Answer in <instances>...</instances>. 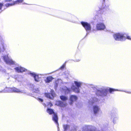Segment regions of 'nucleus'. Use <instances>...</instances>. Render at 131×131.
Listing matches in <instances>:
<instances>
[{"mask_svg":"<svg viewBox=\"0 0 131 131\" xmlns=\"http://www.w3.org/2000/svg\"><path fill=\"white\" fill-rule=\"evenodd\" d=\"M46 111L49 115L53 114L52 119L56 124H58V116L57 113L54 112V110L50 108H48L47 109Z\"/></svg>","mask_w":131,"mask_h":131,"instance_id":"nucleus-1","label":"nucleus"},{"mask_svg":"<svg viewBox=\"0 0 131 131\" xmlns=\"http://www.w3.org/2000/svg\"><path fill=\"white\" fill-rule=\"evenodd\" d=\"M74 83L76 87L72 85L71 87V89L75 92L79 93L80 92L79 88L81 87L82 83L81 82L76 81H74Z\"/></svg>","mask_w":131,"mask_h":131,"instance_id":"nucleus-2","label":"nucleus"},{"mask_svg":"<svg viewBox=\"0 0 131 131\" xmlns=\"http://www.w3.org/2000/svg\"><path fill=\"white\" fill-rule=\"evenodd\" d=\"M113 37L117 41H123L126 39L124 34L121 33H116L113 35Z\"/></svg>","mask_w":131,"mask_h":131,"instance_id":"nucleus-3","label":"nucleus"},{"mask_svg":"<svg viewBox=\"0 0 131 131\" xmlns=\"http://www.w3.org/2000/svg\"><path fill=\"white\" fill-rule=\"evenodd\" d=\"M45 95L47 98L51 100H53L56 96V93L53 90H51L50 93H45Z\"/></svg>","mask_w":131,"mask_h":131,"instance_id":"nucleus-4","label":"nucleus"},{"mask_svg":"<svg viewBox=\"0 0 131 131\" xmlns=\"http://www.w3.org/2000/svg\"><path fill=\"white\" fill-rule=\"evenodd\" d=\"M81 23L86 31L91 30V27L90 24L84 21H81Z\"/></svg>","mask_w":131,"mask_h":131,"instance_id":"nucleus-5","label":"nucleus"},{"mask_svg":"<svg viewBox=\"0 0 131 131\" xmlns=\"http://www.w3.org/2000/svg\"><path fill=\"white\" fill-rule=\"evenodd\" d=\"M6 89L7 92H14L15 93H19L21 91L19 90L15 87L6 88Z\"/></svg>","mask_w":131,"mask_h":131,"instance_id":"nucleus-6","label":"nucleus"},{"mask_svg":"<svg viewBox=\"0 0 131 131\" xmlns=\"http://www.w3.org/2000/svg\"><path fill=\"white\" fill-rule=\"evenodd\" d=\"M77 97L76 95H71L69 98L70 102L69 103V104L71 105H72L74 102L77 100Z\"/></svg>","mask_w":131,"mask_h":131,"instance_id":"nucleus-7","label":"nucleus"},{"mask_svg":"<svg viewBox=\"0 0 131 131\" xmlns=\"http://www.w3.org/2000/svg\"><path fill=\"white\" fill-rule=\"evenodd\" d=\"M105 28V26L103 23H100L96 24V28L97 30H103Z\"/></svg>","mask_w":131,"mask_h":131,"instance_id":"nucleus-8","label":"nucleus"},{"mask_svg":"<svg viewBox=\"0 0 131 131\" xmlns=\"http://www.w3.org/2000/svg\"><path fill=\"white\" fill-rule=\"evenodd\" d=\"M15 71L18 73H22L27 71V70L24 68L21 67H16L14 68Z\"/></svg>","mask_w":131,"mask_h":131,"instance_id":"nucleus-9","label":"nucleus"},{"mask_svg":"<svg viewBox=\"0 0 131 131\" xmlns=\"http://www.w3.org/2000/svg\"><path fill=\"white\" fill-rule=\"evenodd\" d=\"M56 104L58 106L63 107H65L67 104V103L63 102L61 101H57L56 102Z\"/></svg>","mask_w":131,"mask_h":131,"instance_id":"nucleus-10","label":"nucleus"},{"mask_svg":"<svg viewBox=\"0 0 131 131\" xmlns=\"http://www.w3.org/2000/svg\"><path fill=\"white\" fill-rule=\"evenodd\" d=\"M30 74L31 76L34 77L36 81L38 82L40 81L41 78L39 77L38 75L34 73H31Z\"/></svg>","mask_w":131,"mask_h":131,"instance_id":"nucleus-11","label":"nucleus"},{"mask_svg":"<svg viewBox=\"0 0 131 131\" xmlns=\"http://www.w3.org/2000/svg\"><path fill=\"white\" fill-rule=\"evenodd\" d=\"M100 110L99 107L96 105H94L93 107V110L94 114H97Z\"/></svg>","mask_w":131,"mask_h":131,"instance_id":"nucleus-12","label":"nucleus"},{"mask_svg":"<svg viewBox=\"0 0 131 131\" xmlns=\"http://www.w3.org/2000/svg\"><path fill=\"white\" fill-rule=\"evenodd\" d=\"M53 79V78L51 76L47 77L46 78V82L47 83H49L51 82Z\"/></svg>","mask_w":131,"mask_h":131,"instance_id":"nucleus-13","label":"nucleus"},{"mask_svg":"<svg viewBox=\"0 0 131 131\" xmlns=\"http://www.w3.org/2000/svg\"><path fill=\"white\" fill-rule=\"evenodd\" d=\"M60 98L63 101H66L68 99V97L62 95L60 96Z\"/></svg>","mask_w":131,"mask_h":131,"instance_id":"nucleus-14","label":"nucleus"},{"mask_svg":"<svg viewBox=\"0 0 131 131\" xmlns=\"http://www.w3.org/2000/svg\"><path fill=\"white\" fill-rule=\"evenodd\" d=\"M7 64H9V65H13L15 64V62L12 60L8 59V60H6Z\"/></svg>","mask_w":131,"mask_h":131,"instance_id":"nucleus-15","label":"nucleus"},{"mask_svg":"<svg viewBox=\"0 0 131 131\" xmlns=\"http://www.w3.org/2000/svg\"><path fill=\"white\" fill-rule=\"evenodd\" d=\"M103 92L100 90H97L96 91V94L98 96H102L103 95Z\"/></svg>","mask_w":131,"mask_h":131,"instance_id":"nucleus-16","label":"nucleus"},{"mask_svg":"<svg viewBox=\"0 0 131 131\" xmlns=\"http://www.w3.org/2000/svg\"><path fill=\"white\" fill-rule=\"evenodd\" d=\"M24 0H17L15 1H13L14 5L18 4L20 3H21L23 2Z\"/></svg>","mask_w":131,"mask_h":131,"instance_id":"nucleus-17","label":"nucleus"},{"mask_svg":"<svg viewBox=\"0 0 131 131\" xmlns=\"http://www.w3.org/2000/svg\"><path fill=\"white\" fill-rule=\"evenodd\" d=\"M14 2L12 1V2L10 3H7L5 4V6L7 7H8L9 6L14 5Z\"/></svg>","mask_w":131,"mask_h":131,"instance_id":"nucleus-18","label":"nucleus"},{"mask_svg":"<svg viewBox=\"0 0 131 131\" xmlns=\"http://www.w3.org/2000/svg\"><path fill=\"white\" fill-rule=\"evenodd\" d=\"M91 127L90 126H87L86 127L87 131H94L92 129Z\"/></svg>","mask_w":131,"mask_h":131,"instance_id":"nucleus-19","label":"nucleus"},{"mask_svg":"<svg viewBox=\"0 0 131 131\" xmlns=\"http://www.w3.org/2000/svg\"><path fill=\"white\" fill-rule=\"evenodd\" d=\"M117 90L111 88H110L109 89V91L110 92V93H113V92H114V91H117Z\"/></svg>","mask_w":131,"mask_h":131,"instance_id":"nucleus-20","label":"nucleus"},{"mask_svg":"<svg viewBox=\"0 0 131 131\" xmlns=\"http://www.w3.org/2000/svg\"><path fill=\"white\" fill-rule=\"evenodd\" d=\"M69 126L67 125H65L63 126V128L65 130H67L69 128Z\"/></svg>","mask_w":131,"mask_h":131,"instance_id":"nucleus-21","label":"nucleus"},{"mask_svg":"<svg viewBox=\"0 0 131 131\" xmlns=\"http://www.w3.org/2000/svg\"><path fill=\"white\" fill-rule=\"evenodd\" d=\"M53 105L52 103L50 102H48L47 104V106L49 107H50Z\"/></svg>","mask_w":131,"mask_h":131,"instance_id":"nucleus-22","label":"nucleus"},{"mask_svg":"<svg viewBox=\"0 0 131 131\" xmlns=\"http://www.w3.org/2000/svg\"><path fill=\"white\" fill-rule=\"evenodd\" d=\"M71 92V90L70 88H67L66 89L65 92L67 93H70Z\"/></svg>","mask_w":131,"mask_h":131,"instance_id":"nucleus-23","label":"nucleus"},{"mask_svg":"<svg viewBox=\"0 0 131 131\" xmlns=\"http://www.w3.org/2000/svg\"><path fill=\"white\" fill-rule=\"evenodd\" d=\"M8 56H4L3 57V59L6 62V61L8 60Z\"/></svg>","mask_w":131,"mask_h":131,"instance_id":"nucleus-24","label":"nucleus"},{"mask_svg":"<svg viewBox=\"0 0 131 131\" xmlns=\"http://www.w3.org/2000/svg\"><path fill=\"white\" fill-rule=\"evenodd\" d=\"M6 46H5L3 44L2 45V47L3 48V49L2 51H4L6 49Z\"/></svg>","mask_w":131,"mask_h":131,"instance_id":"nucleus-25","label":"nucleus"},{"mask_svg":"<svg viewBox=\"0 0 131 131\" xmlns=\"http://www.w3.org/2000/svg\"><path fill=\"white\" fill-rule=\"evenodd\" d=\"M3 6V4L2 3H0V10L1 9Z\"/></svg>","mask_w":131,"mask_h":131,"instance_id":"nucleus-26","label":"nucleus"},{"mask_svg":"<svg viewBox=\"0 0 131 131\" xmlns=\"http://www.w3.org/2000/svg\"><path fill=\"white\" fill-rule=\"evenodd\" d=\"M127 39L129 40H131V38H130V37L129 36H127L126 38V39Z\"/></svg>","mask_w":131,"mask_h":131,"instance_id":"nucleus-27","label":"nucleus"},{"mask_svg":"<svg viewBox=\"0 0 131 131\" xmlns=\"http://www.w3.org/2000/svg\"><path fill=\"white\" fill-rule=\"evenodd\" d=\"M65 64H63L61 67V69L65 67Z\"/></svg>","mask_w":131,"mask_h":131,"instance_id":"nucleus-28","label":"nucleus"},{"mask_svg":"<svg viewBox=\"0 0 131 131\" xmlns=\"http://www.w3.org/2000/svg\"><path fill=\"white\" fill-rule=\"evenodd\" d=\"M38 100H39V101H41V102H42L43 101V100L42 99H41V98H39L38 99Z\"/></svg>","mask_w":131,"mask_h":131,"instance_id":"nucleus-29","label":"nucleus"},{"mask_svg":"<svg viewBox=\"0 0 131 131\" xmlns=\"http://www.w3.org/2000/svg\"><path fill=\"white\" fill-rule=\"evenodd\" d=\"M13 0H5V1L6 2H12Z\"/></svg>","mask_w":131,"mask_h":131,"instance_id":"nucleus-30","label":"nucleus"},{"mask_svg":"<svg viewBox=\"0 0 131 131\" xmlns=\"http://www.w3.org/2000/svg\"><path fill=\"white\" fill-rule=\"evenodd\" d=\"M1 51V49L0 48V51Z\"/></svg>","mask_w":131,"mask_h":131,"instance_id":"nucleus-31","label":"nucleus"},{"mask_svg":"<svg viewBox=\"0 0 131 131\" xmlns=\"http://www.w3.org/2000/svg\"><path fill=\"white\" fill-rule=\"evenodd\" d=\"M104 2L105 1V0H103Z\"/></svg>","mask_w":131,"mask_h":131,"instance_id":"nucleus-32","label":"nucleus"}]
</instances>
